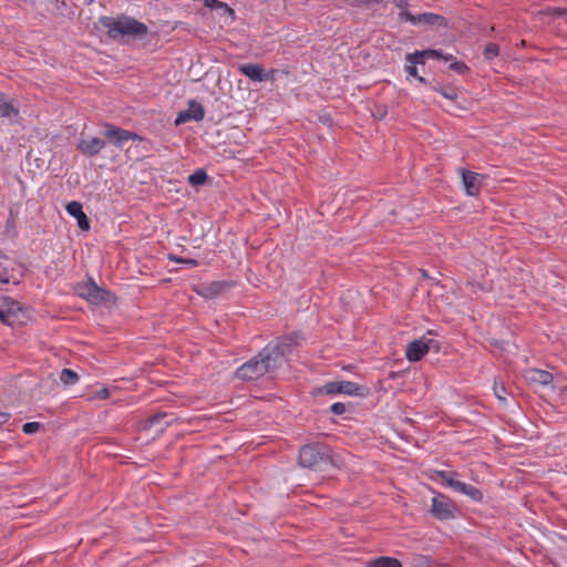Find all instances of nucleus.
Here are the masks:
<instances>
[{"label": "nucleus", "mask_w": 567, "mask_h": 567, "mask_svg": "<svg viewBox=\"0 0 567 567\" xmlns=\"http://www.w3.org/2000/svg\"><path fill=\"white\" fill-rule=\"evenodd\" d=\"M553 14L555 17H563V18H567V8H555L553 10Z\"/></svg>", "instance_id": "38"}, {"label": "nucleus", "mask_w": 567, "mask_h": 567, "mask_svg": "<svg viewBox=\"0 0 567 567\" xmlns=\"http://www.w3.org/2000/svg\"><path fill=\"white\" fill-rule=\"evenodd\" d=\"M493 391H494V394L495 396L502 402V403H505L506 402V395H507V391H506V388L504 386L503 383H494L493 385Z\"/></svg>", "instance_id": "28"}, {"label": "nucleus", "mask_w": 567, "mask_h": 567, "mask_svg": "<svg viewBox=\"0 0 567 567\" xmlns=\"http://www.w3.org/2000/svg\"><path fill=\"white\" fill-rule=\"evenodd\" d=\"M290 352L291 344L287 341L269 343L257 355L241 364L235 375L243 381L257 380L279 368Z\"/></svg>", "instance_id": "1"}, {"label": "nucleus", "mask_w": 567, "mask_h": 567, "mask_svg": "<svg viewBox=\"0 0 567 567\" xmlns=\"http://www.w3.org/2000/svg\"><path fill=\"white\" fill-rule=\"evenodd\" d=\"M66 212L74 218L79 217L83 212L82 205L79 202H70L66 207Z\"/></svg>", "instance_id": "27"}, {"label": "nucleus", "mask_w": 567, "mask_h": 567, "mask_svg": "<svg viewBox=\"0 0 567 567\" xmlns=\"http://www.w3.org/2000/svg\"><path fill=\"white\" fill-rule=\"evenodd\" d=\"M171 259L175 260L176 262H179V264H184L186 265L187 267H196L198 265V261L195 260V259H189V258H174L172 257Z\"/></svg>", "instance_id": "36"}, {"label": "nucleus", "mask_w": 567, "mask_h": 567, "mask_svg": "<svg viewBox=\"0 0 567 567\" xmlns=\"http://www.w3.org/2000/svg\"><path fill=\"white\" fill-rule=\"evenodd\" d=\"M483 179V175L478 173L462 169V182L468 196H476L480 193Z\"/></svg>", "instance_id": "13"}, {"label": "nucleus", "mask_w": 567, "mask_h": 567, "mask_svg": "<svg viewBox=\"0 0 567 567\" xmlns=\"http://www.w3.org/2000/svg\"><path fill=\"white\" fill-rule=\"evenodd\" d=\"M299 464L312 471L321 472L334 466L331 449L322 443L303 445L299 451Z\"/></svg>", "instance_id": "3"}, {"label": "nucleus", "mask_w": 567, "mask_h": 567, "mask_svg": "<svg viewBox=\"0 0 567 567\" xmlns=\"http://www.w3.org/2000/svg\"><path fill=\"white\" fill-rule=\"evenodd\" d=\"M423 24L435 25L437 28H446L447 20L444 17L436 14V13H432V12H424L421 14H416L415 25H423Z\"/></svg>", "instance_id": "17"}, {"label": "nucleus", "mask_w": 567, "mask_h": 567, "mask_svg": "<svg viewBox=\"0 0 567 567\" xmlns=\"http://www.w3.org/2000/svg\"><path fill=\"white\" fill-rule=\"evenodd\" d=\"M106 142L95 136L82 135L78 143V150L90 157L96 156L105 147Z\"/></svg>", "instance_id": "11"}, {"label": "nucleus", "mask_w": 567, "mask_h": 567, "mask_svg": "<svg viewBox=\"0 0 567 567\" xmlns=\"http://www.w3.org/2000/svg\"><path fill=\"white\" fill-rule=\"evenodd\" d=\"M78 220V225L81 229H89L90 227V223H89V218L87 216L85 215V213H82L79 217L75 218Z\"/></svg>", "instance_id": "35"}, {"label": "nucleus", "mask_w": 567, "mask_h": 567, "mask_svg": "<svg viewBox=\"0 0 567 567\" xmlns=\"http://www.w3.org/2000/svg\"><path fill=\"white\" fill-rule=\"evenodd\" d=\"M424 58L441 59L443 61H452L453 55L444 53L441 50L427 49L423 51H415L405 55V61L412 64H423Z\"/></svg>", "instance_id": "12"}, {"label": "nucleus", "mask_w": 567, "mask_h": 567, "mask_svg": "<svg viewBox=\"0 0 567 567\" xmlns=\"http://www.w3.org/2000/svg\"><path fill=\"white\" fill-rule=\"evenodd\" d=\"M96 394H97L99 399L105 400L110 396V391H109V389L103 388V389L99 390Z\"/></svg>", "instance_id": "39"}, {"label": "nucleus", "mask_w": 567, "mask_h": 567, "mask_svg": "<svg viewBox=\"0 0 567 567\" xmlns=\"http://www.w3.org/2000/svg\"><path fill=\"white\" fill-rule=\"evenodd\" d=\"M103 135L117 148H122L131 140H141V136L130 131L123 130L113 124H106Z\"/></svg>", "instance_id": "7"}, {"label": "nucleus", "mask_w": 567, "mask_h": 567, "mask_svg": "<svg viewBox=\"0 0 567 567\" xmlns=\"http://www.w3.org/2000/svg\"><path fill=\"white\" fill-rule=\"evenodd\" d=\"M42 427V424L39 422H28L22 426V431L24 434H34Z\"/></svg>", "instance_id": "31"}, {"label": "nucleus", "mask_w": 567, "mask_h": 567, "mask_svg": "<svg viewBox=\"0 0 567 567\" xmlns=\"http://www.w3.org/2000/svg\"><path fill=\"white\" fill-rule=\"evenodd\" d=\"M174 421V416L172 414H168L166 412H161L153 414L147 420V425L150 427L153 426H159V430H164L166 426H168Z\"/></svg>", "instance_id": "18"}, {"label": "nucleus", "mask_w": 567, "mask_h": 567, "mask_svg": "<svg viewBox=\"0 0 567 567\" xmlns=\"http://www.w3.org/2000/svg\"><path fill=\"white\" fill-rule=\"evenodd\" d=\"M526 380L532 384H538L543 386H547L551 384L554 377L548 371L539 370V369H529L525 373Z\"/></svg>", "instance_id": "15"}, {"label": "nucleus", "mask_w": 567, "mask_h": 567, "mask_svg": "<svg viewBox=\"0 0 567 567\" xmlns=\"http://www.w3.org/2000/svg\"><path fill=\"white\" fill-rule=\"evenodd\" d=\"M204 116L205 111L203 105L195 100H190L188 102V107L177 114L175 125H181L189 121L199 122Z\"/></svg>", "instance_id": "10"}, {"label": "nucleus", "mask_w": 567, "mask_h": 567, "mask_svg": "<svg viewBox=\"0 0 567 567\" xmlns=\"http://www.w3.org/2000/svg\"><path fill=\"white\" fill-rule=\"evenodd\" d=\"M450 69L457 73H463L465 70H467V66L463 62L455 61L450 64Z\"/></svg>", "instance_id": "37"}, {"label": "nucleus", "mask_w": 567, "mask_h": 567, "mask_svg": "<svg viewBox=\"0 0 567 567\" xmlns=\"http://www.w3.org/2000/svg\"><path fill=\"white\" fill-rule=\"evenodd\" d=\"M320 392L326 394H348L358 396L362 394V388L351 381H333L326 383L320 389Z\"/></svg>", "instance_id": "8"}, {"label": "nucleus", "mask_w": 567, "mask_h": 567, "mask_svg": "<svg viewBox=\"0 0 567 567\" xmlns=\"http://www.w3.org/2000/svg\"><path fill=\"white\" fill-rule=\"evenodd\" d=\"M223 287L224 284L215 281L206 287H203L202 290L199 291V295H202L205 298H213L216 297L221 291Z\"/></svg>", "instance_id": "21"}, {"label": "nucleus", "mask_w": 567, "mask_h": 567, "mask_svg": "<svg viewBox=\"0 0 567 567\" xmlns=\"http://www.w3.org/2000/svg\"><path fill=\"white\" fill-rule=\"evenodd\" d=\"M75 292L79 297L87 300L92 305H102L110 300L109 290L97 286L92 279L86 282L78 284Z\"/></svg>", "instance_id": "5"}, {"label": "nucleus", "mask_w": 567, "mask_h": 567, "mask_svg": "<svg viewBox=\"0 0 567 567\" xmlns=\"http://www.w3.org/2000/svg\"><path fill=\"white\" fill-rule=\"evenodd\" d=\"M455 512L456 506L447 496L440 493L433 496L430 513L434 518L439 520L453 519Z\"/></svg>", "instance_id": "6"}, {"label": "nucleus", "mask_w": 567, "mask_h": 567, "mask_svg": "<svg viewBox=\"0 0 567 567\" xmlns=\"http://www.w3.org/2000/svg\"><path fill=\"white\" fill-rule=\"evenodd\" d=\"M204 6L215 10H223L225 13L234 16V10L227 3L219 0H204Z\"/></svg>", "instance_id": "24"}, {"label": "nucleus", "mask_w": 567, "mask_h": 567, "mask_svg": "<svg viewBox=\"0 0 567 567\" xmlns=\"http://www.w3.org/2000/svg\"><path fill=\"white\" fill-rule=\"evenodd\" d=\"M439 481L446 487L453 489L456 493L462 492L465 483L457 480V473L449 471H440L436 473Z\"/></svg>", "instance_id": "16"}, {"label": "nucleus", "mask_w": 567, "mask_h": 567, "mask_svg": "<svg viewBox=\"0 0 567 567\" xmlns=\"http://www.w3.org/2000/svg\"><path fill=\"white\" fill-rule=\"evenodd\" d=\"M79 380V374L71 369L65 368L60 372V381L65 386L74 385Z\"/></svg>", "instance_id": "20"}, {"label": "nucleus", "mask_w": 567, "mask_h": 567, "mask_svg": "<svg viewBox=\"0 0 567 567\" xmlns=\"http://www.w3.org/2000/svg\"><path fill=\"white\" fill-rule=\"evenodd\" d=\"M6 231L7 233L12 231L13 235H16V219H14L12 209L10 210L9 218L7 219V223H6Z\"/></svg>", "instance_id": "33"}, {"label": "nucleus", "mask_w": 567, "mask_h": 567, "mask_svg": "<svg viewBox=\"0 0 567 567\" xmlns=\"http://www.w3.org/2000/svg\"><path fill=\"white\" fill-rule=\"evenodd\" d=\"M30 319L29 310L16 299L3 296L0 298V320L2 323L14 327L25 324Z\"/></svg>", "instance_id": "4"}, {"label": "nucleus", "mask_w": 567, "mask_h": 567, "mask_svg": "<svg viewBox=\"0 0 567 567\" xmlns=\"http://www.w3.org/2000/svg\"><path fill=\"white\" fill-rule=\"evenodd\" d=\"M17 113V110L9 102H7L4 96L0 93V116L12 117Z\"/></svg>", "instance_id": "23"}, {"label": "nucleus", "mask_w": 567, "mask_h": 567, "mask_svg": "<svg viewBox=\"0 0 567 567\" xmlns=\"http://www.w3.org/2000/svg\"><path fill=\"white\" fill-rule=\"evenodd\" d=\"M483 54L486 60H493L499 54V48L495 43H488L486 44Z\"/></svg>", "instance_id": "26"}, {"label": "nucleus", "mask_w": 567, "mask_h": 567, "mask_svg": "<svg viewBox=\"0 0 567 567\" xmlns=\"http://www.w3.org/2000/svg\"><path fill=\"white\" fill-rule=\"evenodd\" d=\"M415 18H416V16L412 14L411 12H409L406 10H401L399 12L400 21L410 22L413 25H415Z\"/></svg>", "instance_id": "32"}, {"label": "nucleus", "mask_w": 567, "mask_h": 567, "mask_svg": "<svg viewBox=\"0 0 567 567\" xmlns=\"http://www.w3.org/2000/svg\"><path fill=\"white\" fill-rule=\"evenodd\" d=\"M368 567H402V564L396 558L381 556L370 561Z\"/></svg>", "instance_id": "19"}, {"label": "nucleus", "mask_w": 567, "mask_h": 567, "mask_svg": "<svg viewBox=\"0 0 567 567\" xmlns=\"http://www.w3.org/2000/svg\"><path fill=\"white\" fill-rule=\"evenodd\" d=\"M0 282H2V284H9L10 282V279L7 276L6 272H0Z\"/></svg>", "instance_id": "42"}, {"label": "nucleus", "mask_w": 567, "mask_h": 567, "mask_svg": "<svg viewBox=\"0 0 567 567\" xmlns=\"http://www.w3.org/2000/svg\"><path fill=\"white\" fill-rule=\"evenodd\" d=\"M99 23L107 30L109 37L114 40L124 37L143 38L148 31L146 24L127 16L118 18L103 16L100 17Z\"/></svg>", "instance_id": "2"}, {"label": "nucleus", "mask_w": 567, "mask_h": 567, "mask_svg": "<svg viewBox=\"0 0 567 567\" xmlns=\"http://www.w3.org/2000/svg\"><path fill=\"white\" fill-rule=\"evenodd\" d=\"M461 494L468 496L471 499L475 502H480L483 498V493L478 488L466 483Z\"/></svg>", "instance_id": "25"}, {"label": "nucleus", "mask_w": 567, "mask_h": 567, "mask_svg": "<svg viewBox=\"0 0 567 567\" xmlns=\"http://www.w3.org/2000/svg\"><path fill=\"white\" fill-rule=\"evenodd\" d=\"M10 419V414L7 413V412H1L0 413V426L4 423H7Z\"/></svg>", "instance_id": "40"}, {"label": "nucleus", "mask_w": 567, "mask_h": 567, "mask_svg": "<svg viewBox=\"0 0 567 567\" xmlns=\"http://www.w3.org/2000/svg\"><path fill=\"white\" fill-rule=\"evenodd\" d=\"M207 178V173L204 169L199 168L196 169L193 174H190L187 181L192 186H200L206 183Z\"/></svg>", "instance_id": "22"}, {"label": "nucleus", "mask_w": 567, "mask_h": 567, "mask_svg": "<svg viewBox=\"0 0 567 567\" xmlns=\"http://www.w3.org/2000/svg\"><path fill=\"white\" fill-rule=\"evenodd\" d=\"M347 411L346 404L342 402H336L331 404L330 412L336 415H341Z\"/></svg>", "instance_id": "34"}, {"label": "nucleus", "mask_w": 567, "mask_h": 567, "mask_svg": "<svg viewBox=\"0 0 567 567\" xmlns=\"http://www.w3.org/2000/svg\"><path fill=\"white\" fill-rule=\"evenodd\" d=\"M394 3L401 10H405V8L408 7V2L405 0H399V1H395Z\"/></svg>", "instance_id": "41"}, {"label": "nucleus", "mask_w": 567, "mask_h": 567, "mask_svg": "<svg viewBox=\"0 0 567 567\" xmlns=\"http://www.w3.org/2000/svg\"><path fill=\"white\" fill-rule=\"evenodd\" d=\"M408 63L409 64L404 66V71L406 72V74L415 78L420 83H425V79L419 75L415 64H412L410 62Z\"/></svg>", "instance_id": "30"}, {"label": "nucleus", "mask_w": 567, "mask_h": 567, "mask_svg": "<svg viewBox=\"0 0 567 567\" xmlns=\"http://www.w3.org/2000/svg\"><path fill=\"white\" fill-rule=\"evenodd\" d=\"M238 70L241 74L249 78L255 82H262L267 80V74L265 73L264 68L260 64L246 63L240 64Z\"/></svg>", "instance_id": "14"}, {"label": "nucleus", "mask_w": 567, "mask_h": 567, "mask_svg": "<svg viewBox=\"0 0 567 567\" xmlns=\"http://www.w3.org/2000/svg\"><path fill=\"white\" fill-rule=\"evenodd\" d=\"M434 340L427 339L425 336L421 339L410 342L406 347V359L410 362L420 361L433 347Z\"/></svg>", "instance_id": "9"}, {"label": "nucleus", "mask_w": 567, "mask_h": 567, "mask_svg": "<svg viewBox=\"0 0 567 567\" xmlns=\"http://www.w3.org/2000/svg\"><path fill=\"white\" fill-rule=\"evenodd\" d=\"M382 0H368V2H374V3H379L381 2Z\"/></svg>", "instance_id": "44"}, {"label": "nucleus", "mask_w": 567, "mask_h": 567, "mask_svg": "<svg viewBox=\"0 0 567 567\" xmlns=\"http://www.w3.org/2000/svg\"><path fill=\"white\" fill-rule=\"evenodd\" d=\"M434 90L441 93L447 100L453 101L457 99V90L455 87H434Z\"/></svg>", "instance_id": "29"}, {"label": "nucleus", "mask_w": 567, "mask_h": 567, "mask_svg": "<svg viewBox=\"0 0 567 567\" xmlns=\"http://www.w3.org/2000/svg\"><path fill=\"white\" fill-rule=\"evenodd\" d=\"M8 259V256L0 249V261L2 260H7ZM2 265V262H0V266Z\"/></svg>", "instance_id": "43"}]
</instances>
